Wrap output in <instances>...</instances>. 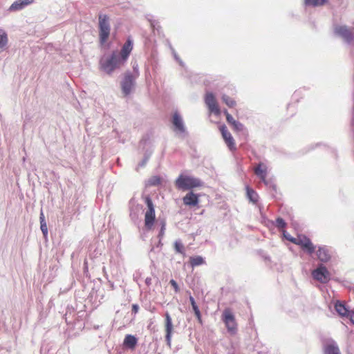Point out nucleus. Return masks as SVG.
Returning a JSON list of instances; mask_svg holds the SVG:
<instances>
[{
    "mask_svg": "<svg viewBox=\"0 0 354 354\" xmlns=\"http://www.w3.org/2000/svg\"><path fill=\"white\" fill-rule=\"evenodd\" d=\"M125 62L122 61L118 52L113 51L110 57H102L100 61V68L108 75H111L115 69L119 68Z\"/></svg>",
    "mask_w": 354,
    "mask_h": 354,
    "instance_id": "f257e3e1",
    "label": "nucleus"
},
{
    "mask_svg": "<svg viewBox=\"0 0 354 354\" xmlns=\"http://www.w3.org/2000/svg\"><path fill=\"white\" fill-rule=\"evenodd\" d=\"M99 41L101 44H105L109 38L111 32L110 18L107 15H98Z\"/></svg>",
    "mask_w": 354,
    "mask_h": 354,
    "instance_id": "f03ea898",
    "label": "nucleus"
},
{
    "mask_svg": "<svg viewBox=\"0 0 354 354\" xmlns=\"http://www.w3.org/2000/svg\"><path fill=\"white\" fill-rule=\"evenodd\" d=\"M175 186L178 189L188 190L202 186V183L198 178L180 174L175 180Z\"/></svg>",
    "mask_w": 354,
    "mask_h": 354,
    "instance_id": "7ed1b4c3",
    "label": "nucleus"
},
{
    "mask_svg": "<svg viewBox=\"0 0 354 354\" xmlns=\"http://www.w3.org/2000/svg\"><path fill=\"white\" fill-rule=\"evenodd\" d=\"M147 209L145 213V225L147 230H151L156 220L155 208L152 200L149 196L145 198Z\"/></svg>",
    "mask_w": 354,
    "mask_h": 354,
    "instance_id": "20e7f679",
    "label": "nucleus"
},
{
    "mask_svg": "<svg viewBox=\"0 0 354 354\" xmlns=\"http://www.w3.org/2000/svg\"><path fill=\"white\" fill-rule=\"evenodd\" d=\"M204 101L208 108L209 114H214L216 116L221 115V111L219 108L216 99L212 93H207L205 95Z\"/></svg>",
    "mask_w": 354,
    "mask_h": 354,
    "instance_id": "39448f33",
    "label": "nucleus"
},
{
    "mask_svg": "<svg viewBox=\"0 0 354 354\" xmlns=\"http://www.w3.org/2000/svg\"><path fill=\"white\" fill-rule=\"evenodd\" d=\"M292 243L299 245L303 250L309 254H312L315 250V247L310 239L304 235H298L295 239L292 240Z\"/></svg>",
    "mask_w": 354,
    "mask_h": 354,
    "instance_id": "423d86ee",
    "label": "nucleus"
},
{
    "mask_svg": "<svg viewBox=\"0 0 354 354\" xmlns=\"http://www.w3.org/2000/svg\"><path fill=\"white\" fill-rule=\"evenodd\" d=\"M312 276L314 279L322 283H327L330 280V274L326 266H319L312 272Z\"/></svg>",
    "mask_w": 354,
    "mask_h": 354,
    "instance_id": "0eeeda50",
    "label": "nucleus"
},
{
    "mask_svg": "<svg viewBox=\"0 0 354 354\" xmlns=\"http://www.w3.org/2000/svg\"><path fill=\"white\" fill-rule=\"evenodd\" d=\"M223 321L230 333H234L236 332V323L230 309L226 308L224 310L223 313Z\"/></svg>",
    "mask_w": 354,
    "mask_h": 354,
    "instance_id": "6e6552de",
    "label": "nucleus"
},
{
    "mask_svg": "<svg viewBox=\"0 0 354 354\" xmlns=\"http://www.w3.org/2000/svg\"><path fill=\"white\" fill-rule=\"evenodd\" d=\"M219 130L221 133L222 137L225 140V144L231 151H234L236 149V145L234 142V140L232 136L231 133L227 129L225 125H221L219 127Z\"/></svg>",
    "mask_w": 354,
    "mask_h": 354,
    "instance_id": "1a4fd4ad",
    "label": "nucleus"
},
{
    "mask_svg": "<svg viewBox=\"0 0 354 354\" xmlns=\"http://www.w3.org/2000/svg\"><path fill=\"white\" fill-rule=\"evenodd\" d=\"M133 86V77L131 74H126L121 82L122 91L124 96L130 94Z\"/></svg>",
    "mask_w": 354,
    "mask_h": 354,
    "instance_id": "9d476101",
    "label": "nucleus"
},
{
    "mask_svg": "<svg viewBox=\"0 0 354 354\" xmlns=\"http://www.w3.org/2000/svg\"><path fill=\"white\" fill-rule=\"evenodd\" d=\"M133 50V41L131 38H128L122 46L121 50L118 53L122 61L126 62Z\"/></svg>",
    "mask_w": 354,
    "mask_h": 354,
    "instance_id": "9b49d317",
    "label": "nucleus"
},
{
    "mask_svg": "<svg viewBox=\"0 0 354 354\" xmlns=\"http://www.w3.org/2000/svg\"><path fill=\"white\" fill-rule=\"evenodd\" d=\"M165 339L167 344L169 346H171V335L173 332V324L171 318L168 313H165Z\"/></svg>",
    "mask_w": 354,
    "mask_h": 354,
    "instance_id": "f8f14e48",
    "label": "nucleus"
},
{
    "mask_svg": "<svg viewBox=\"0 0 354 354\" xmlns=\"http://www.w3.org/2000/svg\"><path fill=\"white\" fill-rule=\"evenodd\" d=\"M335 32L344 37L347 41H352L354 40V33L346 26L337 27L335 28Z\"/></svg>",
    "mask_w": 354,
    "mask_h": 354,
    "instance_id": "ddd939ff",
    "label": "nucleus"
},
{
    "mask_svg": "<svg viewBox=\"0 0 354 354\" xmlns=\"http://www.w3.org/2000/svg\"><path fill=\"white\" fill-rule=\"evenodd\" d=\"M183 201L186 205L196 206L198 203V196L190 192L183 197Z\"/></svg>",
    "mask_w": 354,
    "mask_h": 354,
    "instance_id": "4468645a",
    "label": "nucleus"
},
{
    "mask_svg": "<svg viewBox=\"0 0 354 354\" xmlns=\"http://www.w3.org/2000/svg\"><path fill=\"white\" fill-rule=\"evenodd\" d=\"M34 0H17L10 7L9 10L17 11L33 3Z\"/></svg>",
    "mask_w": 354,
    "mask_h": 354,
    "instance_id": "2eb2a0df",
    "label": "nucleus"
},
{
    "mask_svg": "<svg viewBox=\"0 0 354 354\" xmlns=\"http://www.w3.org/2000/svg\"><path fill=\"white\" fill-rule=\"evenodd\" d=\"M172 123L174 126L175 127V129L180 131V132H184L185 131V127L183 124V120L180 117V115L177 113H174L173 115V120Z\"/></svg>",
    "mask_w": 354,
    "mask_h": 354,
    "instance_id": "dca6fc26",
    "label": "nucleus"
},
{
    "mask_svg": "<svg viewBox=\"0 0 354 354\" xmlns=\"http://www.w3.org/2000/svg\"><path fill=\"white\" fill-rule=\"evenodd\" d=\"M255 174L259 176L263 181L266 180L267 176V167L263 163H259L254 168Z\"/></svg>",
    "mask_w": 354,
    "mask_h": 354,
    "instance_id": "f3484780",
    "label": "nucleus"
},
{
    "mask_svg": "<svg viewBox=\"0 0 354 354\" xmlns=\"http://www.w3.org/2000/svg\"><path fill=\"white\" fill-rule=\"evenodd\" d=\"M317 258L323 262H327L330 259L328 250L326 247H320L317 251Z\"/></svg>",
    "mask_w": 354,
    "mask_h": 354,
    "instance_id": "a211bd4d",
    "label": "nucleus"
},
{
    "mask_svg": "<svg viewBox=\"0 0 354 354\" xmlns=\"http://www.w3.org/2000/svg\"><path fill=\"white\" fill-rule=\"evenodd\" d=\"M246 195L250 202L252 203L254 205H258L259 196L256 191H254L253 189L249 187H247Z\"/></svg>",
    "mask_w": 354,
    "mask_h": 354,
    "instance_id": "6ab92c4d",
    "label": "nucleus"
},
{
    "mask_svg": "<svg viewBox=\"0 0 354 354\" xmlns=\"http://www.w3.org/2000/svg\"><path fill=\"white\" fill-rule=\"evenodd\" d=\"M324 351V354H341L338 346L333 342L326 344Z\"/></svg>",
    "mask_w": 354,
    "mask_h": 354,
    "instance_id": "aec40b11",
    "label": "nucleus"
},
{
    "mask_svg": "<svg viewBox=\"0 0 354 354\" xmlns=\"http://www.w3.org/2000/svg\"><path fill=\"white\" fill-rule=\"evenodd\" d=\"M138 340L136 337L132 335H127L124 339L123 344L131 349H133L136 344H137Z\"/></svg>",
    "mask_w": 354,
    "mask_h": 354,
    "instance_id": "412c9836",
    "label": "nucleus"
},
{
    "mask_svg": "<svg viewBox=\"0 0 354 354\" xmlns=\"http://www.w3.org/2000/svg\"><path fill=\"white\" fill-rule=\"evenodd\" d=\"M223 112L226 116V120H227V122H228V124L232 125V127L234 128V130H236V131L240 130L241 129V128H240L241 124L238 123L234 119V118L228 113V111L227 110H225Z\"/></svg>",
    "mask_w": 354,
    "mask_h": 354,
    "instance_id": "4be33fe9",
    "label": "nucleus"
},
{
    "mask_svg": "<svg viewBox=\"0 0 354 354\" xmlns=\"http://www.w3.org/2000/svg\"><path fill=\"white\" fill-rule=\"evenodd\" d=\"M189 263L192 267H196L205 263L203 258L201 256L192 257L189 259Z\"/></svg>",
    "mask_w": 354,
    "mask_h": 354,
    "instance_id": "5701e85b",
    "label": "nucleus"
},
{
    "mask_svg": "<svg viewBox=\"0 0 354 354\" xmlns=\"http://www.w3.org/2000/svg\"><path fill=\"white\" fill-rule=\"evenodd\" d=\"M335 308L338 314L342 316H348V313H350L345 306L339 301L335 304Z\"/></svg>",
    "mask_w": 354,
    "mask_h": 354,
    "instance_id": "b1692460",
    "label": "nucleus"
},
{
    "mask_svg": "<svg viewBox=\"0 0 354 354\" xmlns=\"http://www.w3.org/2000/svg\"><path fill=\"white\" fill-rule=\"evenodd\" d=\"M328 2V0H304V4L307 6H321Z\"/></svg>",
    "mask_w": 354,
    "mask_h": 354,
    "instance_id": "393cba45",
    "label": "nucleus"
},
{
    "mask_svg": "<svg viewBox=\"0 0 354 354\" xmlns=\"http://www.w3.org/2000/svg\"><path fill=\"white\" fill-rule=\"evenodd\" d=\"M222 100L230 108H233L236 106V101L229 95H223Z\"/></svg>",
    "mask_w": 354,
    "mask_h": 354,
    "instance_id": "a878e982",
    "label": "nucleus"
},
{
    "mask_svg": "<svg viewBox=\"0 0 354 354\" xmlns=\"http://www.w3.org/2000/svg\"><path fill=\"white\" fill-rule=\"evenodd\" d=\"M40 223H41V230L43 234L46 236L48 234V228L46 225V223L45 221L44 213L41 212L40 214Z\"/></svg>",
    "mask_w": 354,
    "mask_h": 354,
    "instance_id": "bb28decb",
    "label": "nucleus"
},
{
    "mask_svg": "<svg viewBox=\"0 0 354 354\" xmlns=\"http://www.w3.org/2000/svg\"><path fill=\"white\" fill-rule=\"evenodd\" d=\"M161 183V178L158 176H151L147 182L149 186H156Z\"/></svg>",
    "mask_w": 354,
    "mask_h": 354,
    "instance_id": "cd10ccee",
    "label": "nucleus"
},
{
    "mask_svg": "<svg viewBox=\"0 0 354 354\" xmlns=\"http://www.w3.org/2000/svg\"><path fill=\"white\" fill-rule=\"evenodd\" d=\"M174 249L177 253L185 254V247L180 241L174 243Z\"/></svg>",
    "mask_w": 354,
    "mask_h": 354,
    "instance_id": "c85d7f7f",
    "label": "nucleus"
},
{
    "mask_svg": "<svg viewBox=\"0 0 354 354\" xmlns=\"http://www.w3.org/2000/svg\"><path fill=\"white\" fill-rule=\"evenodd\" d=\"M8 42L7 35L0 29V48L4 47Z\"/></svg>",
    "mask_w": 354,
    "mask_h": 354,
    "instance_id": "c756f323",
    "label": "nucleus"
},
{
    "mask_svg": "<svg viewBox=\"0 0 354 354\" xmlns=\"http://www.w3.org/2000/svg\"><path fill=\"white\" fill-rule=\"evenodd\" d=\"M276 227L281 231L285 230L286 227V223L281 218H277L276 219Z\"/></svg>",
    "mask_w": 354,
    "mask_h": 354,
    "instance_id": "7c9ffc66",
    "label": "nucleus"
},
{
    "mask_svg": "<svg viewBox=\"0 0 354 354\" xmlns=\"http://www.w3.org/2000/svg\"><path fill=\"white\" fill-rule=\"evenodd\" d=\"M192 308H193L195 316L196 317L198 322L200 324H202L203 321H202L201 314V312H200V310H199L198 306L197 305L193 306Z\"/></svg>",
    "mask_w": 354,
    "mask_h": 354,
    "instance_id": "2f4dec72",
    "label": "nucleus"
},
{
    "mask_svg": "<svg viewBox=\"0 0 354 354\" xmlns=\"http://www.w3.org/2000/svg\"><path fill=\"white\" fill-rule=\"evenodd\" d=\"M169 283L171 285V286L174 288V291L176 292H178L180 291V288H179V286L177 283V282L174 280V279H171L170 281H169Z\"/></svg>",
    "mask_w": 354,
    "mask_h": 354,
    "instance_id": "473e14b6",
    "label": "nucleus"
},
{
    "mask_svg": "<svg viewBox=\"0 0 354 354\" xmlns=\"http://www.w3.org/2000/svg\"><path fill=\"white\" fill-rule=\"evenodd\" d=\"M284 238L289 241L292 242V240L295 239V238L292 237L289 233H288L285 230L281 231Z\"/></svg>",
    "mask_w": 354,
    "mask_h": 354,
    "instance_id": "72a5a7b5",
    "label": "nucleus"
},
{
    "mask_svg": "<svg viewBox=\"0 0 354 354\" xmlns=\"http://www.w3.org/2000/svg\"><path fill=\"white\" fill-rule=\"evenodd\" d=\"M348 317H349L351 322L354 324V312L348 313Z\"/></svg>",
    "mask_w": 354,
    "mask_h": 354,
    "instance_id": "f704fd0d",
    "label": "nucleus"
},
{
    "mask_svg": "<svg viewBox=\"0 0 354 354\" xmlns=\"http://www.w3.org/2000/svg\"><path fill=\"white\" fill-rule=\"evenodd\" d=\"M139 307L137 304H133L132 306V311L134 313H137L138 311Z\"/></svg>",
    "mask_w": 354,
    "mask_h": 354,
    "instance_id": "c9c22d12",
    "label": "nucleus"
},
{
    "mask_svg": "<svg viewBox=\"0 0 354 354\" xmlns=\"http://www.w3.org/2000/svg\"><path fill=\"white\" fill-rule=\"evenodd\" d=\"M189 301L191 303L192 306L196 305V303L192 296L189 297Z\"/></svg>",
    "mask_w": 354,
    "mask_h": 354,
    "instance_id": "e433bc0d",
    "label": "nucleus"
},
{
    "mask_svg": "<svg viewBox=\"0 0 354 354\" xmlns=\"http://www.w3.org/2000/svg\"><path fill=\"white\" fill-rule=\"evenodd\" d=\"M147 160L146 159V160H145L142 163V166H144V165H145V163H146Z\"/></svg>",
    "mask_w": 354,
    "mask_h": 354,
    "instance_id": "4c0bfd02",
    "label": "nucleus"
}]
</instances>
